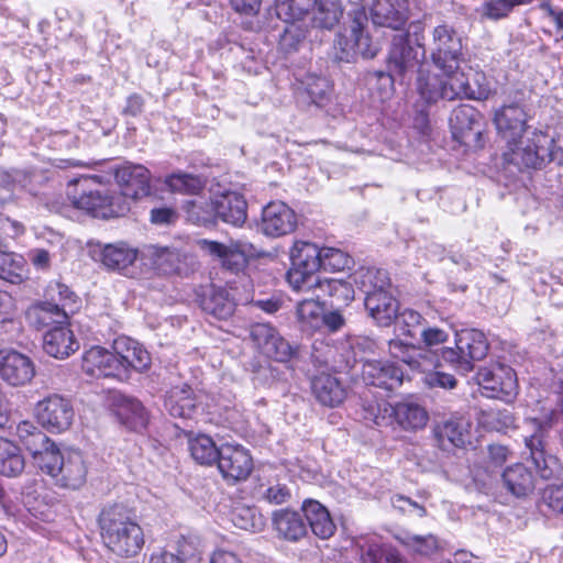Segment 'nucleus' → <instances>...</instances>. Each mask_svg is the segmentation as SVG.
Here are the masks:
<instances>
[{
    "label": "nucleus",
    "mask_w": 563,
    "mask_h": 563,
    "mask_svg": "<svg viewBox=\"0 0 563 563\" xmlns=\"http://www.w3.org/2000/svg\"><path fill=\"white\" fill-rule=\"evenodd\" d=\"M98 522L103 544L117 556L133 558L143 549V529L125 506L115 504L104 507Z\"/></svg>",
    "instance_id": "nucleus-1"
},
{
    "label": "nucleus",
    "mask_w": 563,
    "mask_h": 563,
    "mask_svg": "<svg viewBox=\"0 0 563 563\" xmlns=\"http://www.w3.org/2000/svg\"><path fill=\"white\" fill-rule=\"evenodd\" d=\"M89 179L78 183L76 192L71 196V205L96 218H113L123 216L129 210V203L122 195H115L107 189L88 188Z\"/></svg>",
    "instance_id": "nucleus-2"
},
{
    "label": "nucleus",
    "mask_w": 563,
    "mask_h": 563,
    "mask_svg": "<svg viewBox=\"0 0 563 563\" xmlns=\"http://www.w3.org/2000/svg\"><path fill=\"white\" fill-rule=\"evenodd\" d=\"M292 267L287 274L289 285L297 292H309L321 278L316 274L322 266V249L308 242H298L291 251Z\"/></svg>",
    "instance_id": "nucleus-3"
},
{
    "label": "nucleus",
    "mask_w": 563,
    "mask_h": 563,
    "mask_svg": "<svg viewBox=\"0 0 563 563\" xmlns=\"http://www.w3.org/2000/svg\"><path fill=\"white\" fill-rule=\"evenodd\" d=\"M455 73L456 70L448 74L443 69H437L432 62L421 64L417 78V89L421 98L429 103L440 99L455 100Z\"/></svg>",
    "instance_id": "nucleus-4"
},
{
    "label": "nucleus",
    "mask_w": 563,
    "mask_h": 563,
    "mask_svg": "<svg viewBox=\"0 0 563 563\" xmlns=\"http://www.w3.org/2000/svg\"><path fill=\"white\" fill-rule=\"evenodd\" d=\"M554 140L545 134H534L525 144L517 140L508 144V161L517 166L528 168H540L544 163L554 158L553 147Z\"/></svg>",
    "instance_id": "nucleus-5"
},
{
    "label": "nucleus",
    "mask_w": 563,
    "mask_h": 563,
    "mask_svg": "<svg viewBox=\"0 0 563 563\" xmlns=\"http://www.w3.org/2000/svg\"><path fill=\"white\" fill-rule=\"evenodd\" d=\"M462 56V42L448 24L434 27L432 32L431 62L437 69L451 74L459 69Z\"/></svg>",
    "instance_id": "nucleus-6"
},
{
    "label": "nucleus",
    "mask_w": 563,
    "mask_h": 563,
    "mask_svg": "<svg viewBox=\"0 0 563 563\" xmlns=\"http://www.w3.org/2000/svg\"><path fill=\"white\" fill-rule=\"evenodd\" d=\"M366 22L367 16L364 10L353 12L349 29L344 34L339 35L336 42L341 49L339 56L341 60L351 62L358 56L373 58L376 55V49L372 47L368 35L364 33Z\"/></svg>",
    "instance_id": "nucleus-7"
},
{
    "label": "nucleus",
    "mask_w": 563,
    "mask_h": 563,
    "mask_svg": "<svg viewBox=\"0 0 563 563\" xmlns=\"http://www.w3.org/2000/svg\"><path fill=\"white\" fill-rule=\"evenodd\" d=\"M529 423L533 432L523 437L526 449L529 452L528 459L532 462L542 479H552L560 474L561 465L559 460L548 453L545 449L544 437L547 427L537 419L530 420Z\"/></svg>",
    "instance_id": "nucleus-8"
},
{
    "label": "nucleus",
    "mask_w": 563,
    "mask_h": 563,
    "mask_svg": "<svg viewBox=\"0 0 563 563\" xmlns=\"http://www.w3.org/2000/svg\"><path fill=\"white\" fill-rule=\"evenodd\" d=\"M476 378L481 387L492 393L489 397L510 402L518 394L516 373L509 366L496 363L482 367Z\"/></svg>",
    "instance_id": "nucleus-9"
},
{
    "label": "nucleus",
    "mask_w": 563,
    "mask_h": 563,
    "mask_svg": "<svg viewBox=\"0 0 563 563\" xmlns=\"http://www.w3.org/2000/svg\"><path fill=\"white\" fill-rule=\"evenodd\" d=\"M35 416L44 429L59 433L71 426L75 412L69 399L55 394L36 404Z\"/></svg>",
    "instance_id": "nucleus-10"
},
{
    "label": "nucleus",
    "mask_w": 563,
    "mask_h": 563,
    "mask_svg": "<svg viewBox=\"0 0 563 563\" xmlns=\"http://www.w3.org/2000/svg\"><path fill=\"white\" fill-rule=\"evenodd\" d=\"M420 32H422L421 23L415 22L410 24L408 34H399L394 37L388 55V67L391 71L405 75L416 67L419 60V52L409 45V36L415 35L417 46L422 48L421 40L423 37H419Z\"/></svg>",
    "instance_id": "nucleus-11"
},
{
    "label": "nucleus",
    "mask_w": 563,
    "mask_h": 563,
    "mask_svg": "<svg viewBox=\"0 0 563 563\" xmlns=\"http://www.w3.org/2000/svg\"><path fill=\"white\" fill-rule=\"evenodd\" d=\"M218 468L227 482L238 483L249 478L253 471L250 452L240 444L224 443L220 446Z\"/></svg>",
    "instance_id": "nucleus-12"
},
{
    "label": "nucleus",
    "mask_w": 563,
    "mask_h": 563,
    "mask_svg": "<svg viewBox=\"0 0 563 563\" xmlns=\"http://www.w3.org/2000/svg\"><path fill=\"white\" fill-rule=\"evenodd\" d=\"M113 351L121 378L128 377L131 369L136 372L147 371L151 366V355L137 341L119 336L113 341Z\"/></svg>",
    "instance_id": "nucleus-13"
},
{
    "label": "nucleus",
    "mask_w": 563,
    "mask_h": 563,
    "mask_svg": "<svg viewBox=\"0 0 563 563\" xmlns=\"http://www.w3.org/2000/svg\"><path fill=\"white\" fill-rule=\"evenodd\" d=\"M297 228L295 211L283 201H272L262 211V232L267 236L287 235Z\"/></svg>",
    "instance_id": "nucleus-14"
},
{
    "label": "nucleus",
    "mask_w": 563,
    "mask_h": 563,
    "mask_svg": "<svg viewBox=\"0 0 563 563\" xmlns=\"http://www.w3.org/2000/svg\"><path fill=\"white\" fill-rule=\"evenodd\" d=\"M114 175L121 187V192L115 195H122L125 201L128 198L136 200L150 195V170L145 166L126 163L115 169Z\"/></svg>",
    "instance_id": "nucleus-15"
},
{
    "label": "nucleus",
    "mask_w": 563,
    "mask_h": 563,
    "mask_svg": "<svg viewBox=\"0 0 563 563\" xmlns=\"http://www.w3.org/2000/svg\"><path fill=\"white\" fill-rule=\"evenodd\" d=\"M454 140L466 146L476 145L482 136L479 113L471 106H460L450 117Z\"/></svg>",
    "instance_id": "nucleus-16"
},
{
    "label": "nucleus",
    "mask_w": 563,
    "mask_h": 563,
    "mask_svg": "<svg viewBox=\"0 0 563 563\" xmlns=\"http://www.w3.org/2000/svg\"><path fill=\"white\" fill-rule=\"evenodd\" d=\"M527 113L519 102L503 104L494 113V123L499 135L508 143L521 140L526 131Z\"/></svg>",
    "instance_id": "nucleus-17"
},
{
    "label": "nucleus",
    "mask_w": 563,
    "mask_h": 563,
    "mask_svg": "<svg viewBox=\"0 0 563 563\" xmlns=\"http://www.w3.org/2000/svg\"><path fill=\"white\" fill-rule=\"evenodd\" d=\"M34 375L35 366L29 356L14 350L0 352V377L9 385H26Z\"/></svg>",
    "instance_id": "nucleus-18"
},
{
    "label": "nucleus",
    "mask_w": 563,
    "mask_h": 563,
    "mask_svg": "<svg viewBox=\"0 0 563 563\" xmlns=\"http://www.w3.org/2000/svg\"><path fill=\"white\" fill-rule=\"evenodd\" d=\"M205 253L221 260L222 266L231 272L241 271L247 263L249 245L231 242L229 245L217 241L201 239L197 242Z\"/></svg>",
    "instance_id": "nucleus-19"
},
{
    "label": "nucleus",
    "mask_w": 563,
    "mask_h": 563,
    "mask_svg": "<svg viewBox=\"0 0 563 563\" xmlns=\"http://www.w3.org/2000/svg\"><path fill=\"white\" fill-rule=\"evenodd\" d=\"M362 378L367 385L393 390L401 385L404 373L395 363L366 361L362 366Z\"/></svg>",
    "instance_id": "nucleus-20"
},
{
    "label": "nucleus",
    "mask_w": 563,
    "mask_h": 563,
    "mask_svg": "<svg viewBox=\"0 0 563 563\" xmlns=\"http://www.w3.org/2000/svg\"><path fill=\"white\" fill-rule=\"evenodd\" d=\"M371 18L375 25L400 30L408 21V1L374 0Z\"/></svg>",
    "instance_id": "nucleus-21"
},
{
    "label": "nucleus",
    "mask_w": 563,
    "mask_h": 563,
    "mask_svg": "<svg viewBox=\"0 0 563 563\" xmlns=\"http://www.w3.org/2000/svg\"><path fill=\"white\" fill-rule=\"evenodd\" d=\"M87 477V465L78 451H65L64 460L54 476L57 485L65 488L78 489Z\"/></svg>",
    "instance_id": "nucleus-22"
},
{
    "label": "nucleus",
    "mask_w": 563,
    "mask_h": 563,
    "mask_svg": "<svg viewBox=\"0 0 563 563\" xmlns=\"http://www.w3.org/2000/svg\"><path fill=\"white\" fill-rule=\"evenodd\" d=\"M302 294L303 297L298 300L296 307L297 323L302 332L311 334L322 328L323 298L322 294L314 291Z\"/></svg>",
    "instance_id": "nucleus-23"
},
{
    "label": "nucleus",
    "mask_w": 563,
    "mask_h": 563,
    "mask_svg": "<svg viewBox=\"0 0 563 563\" xmlns=\"http://www.w3.org/2000/svg\"><path fill=\"white\" fill-rule=\"evenodd\" d=\"M455 92L457 98H467L473 100H485L490 93V86L486 75L482 71L474 70L471 67L465 73L459 66L455 73Z\"/></svg>",
    "instance_id": "nucleus-24"
},
{
    "label": "nucleus",
    "mask_w": 563,
    "mask_h": 563,
    "mask_svg": "<svg viewBox=\"0 0 563 563\" xmlns=\"http://www.w3.org/2000/svg\"><path fill=\"white\" fill-rule=\"evenodd\" d=\"M118 364L114 351L93 346L84 354L81 367L90 376L121 378Z\"/></svg>",
    "instance_id": "nucleus-25"
},
{
    "label": "nucleus",
    "mask_w": 563,
    "mask_h": 563,
    "mask_svg": "<svg viewBox=\"0 0 563 563\" xmlns=\"http://www.w3.org/2000/svg\"><path fill=\"white\" fill-rule=\"evenodd\" d=\"M214 209L217 211V220L235 227L242 225L247 217V203L243 196L235 191L214 195Z\"/></svg>",
    "instance_id": "nucleus-26"
},
{
    "label": "nucleus",
    "mask_w": 563,
    "mask_h": 563,
    "mask_svg": "<svg viewBox=\"0 0 563 563\" xmlns=\"http://www.w3.org/2000/svg\"><path fill=\"white\" fill-rule=\"evenodd\" d=\"M501 482L505 489L518 498L527 497L536 488L534 475L522 463L506 467L501 474Z\"/></svg>",
    "instance_id": "nucleus-27"
},
{
    "label": "nucleus",
    "mask_w": 563,
    "mask_h": 563,
    "mask_svg": "<svg viewBox=\"0 0 563 563\" xmlns=\"http://www.w3.org/2000/svg\"><path fill=\"white\" fill-rule=\"evenodd\" d=\"M365 308L368 314L383 327L391 324L398 316V301L390 292H373L365 297Z\"/></svg>",
    "instance_id": "nucleus-28"
},
{
    "label": "nucleus",
    "mask_w": 563,
    "mask_h": 563,
    "mask_svg": "<svg viewBox=\"0 0 563 563\" xmlns=\"http://www.w3.org/2000/svg\"><path fill=\"white\" fill-rule=\"evenodd\" d=\"M301 509L314 536L327 540L334 534L336 526L322 504L314 499H306Z\"/></svg>",
    "instance_id": "nucleus-29"
},
{
    "label": "nucleus",
    "mask_w": 563,
    "mask_h": 563,
    "mask_svg": "<svg viewBox=\"0 0 563 563\" xmlns=\"http://www.w3.org/2000/svg\"><path fill=\"white\" fill-rule=\"evenodd\" d=\"M272 520L279 538L298 541L307 534V526L298 511L288 508L279 509L273 512Z\"/></svg>",
    "instance_id": "nucleus-30"
},
{
    "label": "nucleus",
    "mask_w": 563,
    "mask_h": 563,
    "mask_svg": "<svg viewBox=\"0 0 563 563\" xmlns=\"http://www.w3.org/2000/svg\"><path fill=\"white\" fill-rule=\"evenodd\" d=\"M79 347L71 330L57 327L47 331L43 339L44 351L56 358H65Z\"/></svg>",
    "instance_id": "nucleus-31"
},
{
    "label": "nucleus",
    "mask_w": 563,
    "mask_h": 563,
    "mask_svg": "<svg viewBox=\"0 0 563 563\" xmlns=\"http://www.w3.org/2000/svg\"><path fill=\"white\" fill-rule=\"evenodd\" d=\"M165 408L172 417L191 418L197 409L191 387L187 384L174 386L165 398Z\"/></svg>",
    "instance_id": "nucleus-32"
},
{
    "label": "nucleus",
    "mask_w": 563,
    "mask_h": 563,
    "mask_svg": "<svg viewBox=\"0 0 563 563\" xmlns=\"http://www.w3.org/2000/svg\"><path fill=\"white\" fill-rule=\"evenodd\" d=\"M435 435L444 450L462 448L470 441V422L464 418L449 419L437 427Z\"/></svg>",
    "instance_id": "nucleus-33"
},
{
    "label": "nucleus",
    "mask_w": 563,
    "mask_h": 563,
    "mask_svg": "<svg viewBox=\"0 0 563 563\" xmlns=\"http://www.w3.org/2000/svg\"><path fill=\"white\" fill-rule=\"evenodd\" d=\"M200 306L207 314L219 320H227L233 316L236 302L228 290L212 288L203 295Z\"/></svg>",
    "instance_id": "nucleus-34"
},
{
    "label": "nucleus",
    "mask_w": 563,
    "mask_h": 563,
    "mask_svg": "<svg viewBox=\"0 0 563 563\" xmlns=\"http://www.w3.org/2000/svg\"><path fill=\"white\" fill-rule=\"evenodd\" d=\"M455 345L474 367L475 361L484 358L488 351V343L482 331L466 329L456 333Z\"/></svg>",
    "instance_id": "nucleus-35"
},
{
    "label": "nucleus",
    "mask_w": 563,
    "mask_h": 563,
    "mask_svg": "<svg viewBox=\"0 0 563 563\" xmlns=\"http://www.w3.org/2000/svg\"><path fill=\"white\" fill-rule=\"evenodd\" d=\"M393 415L395 421L407 431L422 429L429 420L427 410L415 401L397 402L393 407Z\"/></svg>",
    "instance_id": "nucleus-36"
},
{
    "label": "nucleus",
    "mask_w": 563,
    "mask_h": 563,
    "mask_svg": "<svg viewBox=\"0 0 563 563\" xmlns=\"http://www.w3.org/2000/svg\"><path fill=\"white\" fill-rule=\"evenodd\" d=\"M26 318L37 329L49 327L54 323L66 324L68 314L56 302L51 300L31 306L26 311Z\"/></svg>",
    "instance_id": "nucleus-37"
},
{
    "label": "nucleus",
    "mask_w": 563,
    "mask_h": 563,
    "mask_svg": "<svg viewBox=\"0 0 563 563\" xmlns=\"http://www.w3.org/2000/svg\"><path fill=\"white\" fill-rule=\"evenodd\" d=\"M312 393L316 398L324 406L334 407L340 405L345 398V389L336 377L321 374L313 378L311 383Z\"/></svg>",
    "instance_id": "nucleus-38"
},
{
    "label": "nucleus",
    "mask_w": 563,
    "mask_h": 563,
    "mask_svg": "<svg viewBox=\"0 0 563 563\" xmlns=\"http://www.w3.org/2000/svg\"><path fill=\"white\" fill-rule=\"evenodd\" d=\"M353 283L368 297L390 289L388 273L379 268H360L352 275Z\"/></svg>",
    "instance_id": "nucleus-39"
},
{
    "label": "nucleus",
    "mask_w": 563,
    "mask_h": 563,
    "mask_svg": "<svg viewBox=\"0 0 563 563\" xmlns=\"http://www.w3.org/2000/svg\"><path fill=\"white\" fill-rule=\"evenodd\" d=\"M396 540L409 552L421 556H432L437 554L441 548L438 537L432 533L416 534L405 531L398 533Z\"/></svg>",
    "instance_id": "nucleus-40"
},
{
    "label": "nucleus",
    "mask_w": 563,
    "mask_h": 563,
    "mask_svg": "<svg viewBox=\"0 0 563 563\" xmlns=\"http://www.w3.org/2000/svg\"><path fill=\"white\" fill-rule=\"evenodd\" d=\"M115 412L123 424L135 431L144 429L148 421L145 408L136 399L122 397Z\"/></svg>",
    "instance_id": "nucleus-41"
},
{
    "label": "nucleus",
    "mask_w": 563,
    "mask_h": 563,
    "mask_svg": "<svg viewBox=\"0 0 563 563\" xmlns=\"http://www.w3.org/2000/svg\"><path fill=\"white\" fill-rule=\"evenodd\" d=\"M188 450L191 457L201 465L213 464L220 455V448L207 434L188 433Z\"/></svg>",
    "instance_id": "nucleus-42"
},
{
    "label": "nucleus",
    "mask_w": 563,
    "mask_h": 563,
    "mask_svg": "<svg viewBox=\"0 0 563 563\" xmlns=\"http://www.w3.org/2000/svg\"><path fill=\"white\" fill-rule=\"evenodd\" d=\"M136 251L123 243L104 245L100 253L101 263L110 269L122 271L134 263Z\"/></svg>",
    "instance_id": "nucleus-43"
},
{
    "label": "nucleus",
    "mask_w": 563,
    "mask_h": 563,
    "mask_svg": "<svg viewBox=\"0 0 563 563\" xmlns=\"http://www.w3.org/2000/svg\"><path fill=\"white\" fill-rule=\"evenodd\" d=\"M187 220L198 225L213 224L217 221L214 196L210 199L198 197L187 200L184 205Z\"/></svg>",
    "instance_id": "nucleus-44"
},
{
    "label": "nucleus",
    "mask_w": 563,
    "mask_h": 563,
    "mask_svg": "<svg viewBox=\"0 0 563 563\" xmlns=\"http://www.w3.org/2000/svg\"><path fill=\"white\" fill-rule=\"evenodd\" d=\"M25 466L21 450L13 442L0 438V473L5 476L20 475Z\"/></svg>",
    "instance_id": "nucleus-45"
},
{
    "label": "nucleus",
    "mask_w": 563,
    "mask_h": 563,
    "mask_svg": "<svg viewBox=\"0 0 563 563\" xmlns=\"http://www.w3.org/2000/svg\"><path fill=\"white\" fill-rule=\"evenodd\" d=\"M360 551L363 563H407L406 558L389 545L366 543L360 545Z\"/></svg>",
    "instance_id": "nucleus-46"
},
{
    "label": "nucleus",
    "mask_w": 563,
    "mask_h": 563,
    "mask_svg": "<svg viewBox=\"0 0 563 563\" xmlns=\"http://www.w3.org/2000/svg\"><path fill=\"white\" fill-rule=\"evenodd\" d=\"M16 435L33 456L38 454L52 440L40 430L33 422L23 420L16 426Z\"/></svg>",
    "instance_id": "nucleus-47"
},
{
    "label": "nucleus",
    "mask_w": 563,
    "mask_h": 563,
    "mask_svg": "<svg viewBox=\"0 0 563 563\" xmlns=\"http://www.w3.org/2000/svg\"><path fill=\"white\" fill-rule=\"evenodd\" d=\"M312 9V22L321 29H332L342 15L340 0H317Z\"/></svg>",
    "instance_id": "nucleus-48"
},
{
    "label": "nucleus",
    "mask_w": 563,
    "mask_h": 563,
    "mask_svg": "<svg viewBox=\"0 0 563 563\" xmlns=\"http://www.w3.org/2000/svg\"><path fill=\"white\" fill-rule=\"evenodd\" d=\"M24 260L21 255L0 251V278L20 284L25 276Z\"/></svg>",
    "instance_id": "nucleus-49"
},
{
    "label": "nucleus",
    "mask_w": 563,
    "mask_h": 563,
    "mask_svg": "<svg viewBox=\"0 0 563 563\" xmlns=\"http://www.w3.org/2000/svg\"><path fill=\"white\" fill-rule=\"evenodd\" d=\"M317 0H276V14L285 22L301 20Z\"/></svg>",
    "instance_id": "nucleus-50"
},
{
    "label": "nucleus",
    "mask_w": 563,
    "mask_h": 563,
    "mask_svg": "<svg viewBox=\"0 0 563 563\" xmlns=\"http://www.w3.org/2000/svg\"><path fill=\"white\" fill-rule=\"evenodd\" d=\"M32 457L44 473L54 478L58 466H60V463L64 460V452H60L52 441L45 445L43 450H40L38 454H34Z\"/></svg>",
    "instance_id": "nucleus-51"
},
{
    "label": "nucleus",
    "mask_w": 563,
    "mask_h": 563,
    "mask_svg": "<svg viewBox=\"0 0 563 563\" xmlns=\"http://www.w3.org/2000/svg\"><path fill=\"white\" fill-rule=\"evenodd\" d=\"M311 291L322 294V298L330 296L343 301H350L354 298L351 284L342 279H321Z\"/></svg>",
    "instance_id": "nucleus-52"
},
{
    "label": "nucleus",
    "mask_w": 563,
    "mask_h": 563,
    "mask_svg": "<svg viewBox=\"0 0 563 563\" xmlns=\"http://www.w3.org/2000/svg\"><path fill=\"white\" fill-rule=\"evenodd\" d=\"M49 300L56 302L68 316L74 313L78 308V297L68 286L64 284H55L48 289Z\"/></svg>",
    "instance_id": "nucleus-53"
},
{
    "label": "nucleus",
    "mask_w": 563,
    "mask_h": 563,
    "mask_svg": "<svg viewBox=\"0 0 563 563\" xmlns=\"http://www.w3.org/2000/svg\"><path fill=\"white\" fill-rule=\"evenodd\" d=\"M166 184L170 190L187 195H196L203 188L201 179L190 174H174L166 179Z\"/></svg>",
    "instance_id": "nucleus-54"
},
{
    "label": "nucleus",
    "mask_w": 563,
    "mask_h": 563,
    "mask_svg": "<svg viewBox=\"0 0 563 563\" xmlns=\"http://www.w3.org/2000/svg\"><path fill=\"white\" fill-rule=\"evenodd\" d=\"M531 0H490L483 4L482 15L490 20L506 18L511 10L519 4L529 3Z\"/></svg>",
    "instance_id": "nucleus-55"
},
{
    "label": "nucleus",
    "mask_w": 563,
    "mask_h": 563,
    "mask_svg": "<svg viewBox=\"0 0 563 563\" xmlns=\"http://www.w3.org/2000/svg\"><path fill=\"white\" fill-rule=\"evenodd\" d=\"M388 350L394 358L409 365L412 369H420L421 364L417 358V355L420 356V353H418L415 346L405 344L399 340H390Z\"/></svg>",
    "instance_id": "nucleus-56"
},
{
    "label": "nucleus",
    "mask_w": 563,
    "mask_h": 563,
    "mask_svg": "<svg viewBox=\"0 0 563 563\" xmlns=\"http://www.w3.org/2000/svg\"><path fill=\"white\" fill-rule=\"evenodd\" d=\"M185 255L176 249H164L157 255V265L166 274H181L184 272Z\"/></svg>",
    "instance_id": "nucleus-57"
},
{
    "label": "nucleus",
    "mask_w": 563,
    "mask_h": 563,
    "mask_svg": "<svg viewBox=\"0 0 563 563\" xmlns=\"http://www.w3.org/2000/svg\"><path fill=\"white\" fill-rule=\"evenodd\" d=\"M278 334L277 330L268 323H256L250 328V339L262 353L265 350H272L269 344Z\"/></svg>",
    "instance_id": "nucleus-58"
},
{
    "label": "nucleus",
    "mask_w": 563,
    "mask_h": 563,
    "mask_svg": "<svg viewBox=\"0 0 563 563\" xmlns=\"http://www.w3.org/2000/svg\"><path fill=\"white\" fill-rule=\"evenodd\" d=\"M353 263L350 255L334 247L322 249V268L324 271H343Z\"/></svg>",
    "instance_id": "nucleus-59"
},
{
    "label": "nucleus",
    "mask_w": 563,
    "mask_h": 563,
    "mask_svg": "<svg viewBox=\"0 0 563 563\" xmlns=\"http://www.w3.org/2000/svg\"><path fill=\"white\" fill-rule=\"evenodd\" d=\"M306 90L313 103L322 106L331 92V86L323 77L310 76L306 82Z\"/></svg>",
    "instance_id": "nucleus-60"
},
{
    "label": "nucleus",
    "mask_w": 563,
    "mask_h": 563,
    "mask_svg": "<svg viewBox=\"0 0 563 563\" xmlns=\"http://www.w3.org/2000/svg\"><path fill=\"white\" fill-rule=\"evenodd\" d=\"M269 346L272 350H265L263 354L278 362H287L296 354V347L279 334L271 342Z\"/></svg>",
    "instance_id": "nucleus-61"
},
{
    "label": "nucleus",
    "mask_w": 563,
    "mask_h": 563,
    "mask_svg": "<svg viewBox=\"0 0 563 563\" xmlns=\"http://www.w3.org/2000/svg\"><path fill=\"white\" fill-rule=\"evenodd\" d=\"M441 360L461 374H467L473 369L470 361L466 360L456 346L443 349Z\"/></svg>",
    "instance_id": "nucleus-62"
},
{
    "label": "nucleus",
    "mask_w": 563,
    "mask_h": 563,
    "mask_svg": "<svg viewBox=\"0 0 563 563\" xmlns=\"http://www.w3.org/2000/svg\"><path fill=\"white\" fill-rule=\"evenodd\" d=\"M542 501L553 511L563 515V486H549L543 490Z\"/></svg>",
    "instance_id": "nucleus-63"
},
{
    "label": "nucleus",
    "mask_w": 563,
    "mask_h": 563,
    "mask_svg": "<svg viewBox=\"0 0 563 563\" xmlns=\"http://www.w3.org/2000/svg\"><path fill=\"white\" fill-rule=\"evenodd\" d=\"M303 37L305 35L299 27L290 25L280 35L279 45L285 52H292L298 48Z\"/></svg>",
    "instance_id": "nucleus-64"
}]
</instances>
